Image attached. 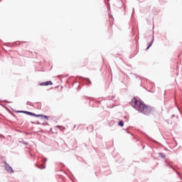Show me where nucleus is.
Returning a JSON list of instances; mask_svg holds the SVG:
<instances>
[{
    "instance_id": "39448f33",
    "label": "nucleus",
    "mask_w": 182,
    "mask_h": 182,
    "mask_svg": "<svg viewBox=\"0 0 182 182\" xmlns=\"http://www.w3.org/2000/svg\"><path fill=\"white\" fill-rule=\"evenodd\" d=\"M119 126H121V127H123V126H124V123L122 121H121L119 122Z\"/></svg>"
},
{
    "instance_id": "7ed1b4c3",
    "label": "nucleus",
    "mask_w": 182,
    "mask_h": 182,
    "mask_svg": "<svg viewBox=\"0 0 182 182\" xmlns=\"http://www.w3.org/2000/svg\"><path fill=\"white\" fill-rule=\"evenodd\" d=\"M5 169L9 173H14V169H12V167L9 166V165L6 162L4 165Z\"/></svg>"
},
{
    "instance_id": "20e7f679",
    "label": "nucleus",
    "mask_w": 182,
    "mask_h": 182,
    "mask_svg": "<svg viewBox=\"0 0 182 182\" xmlns=\"http://www.w3.org/2000/svg\"><path fill=\"white\" fill-rule=\"evenodd\" d=\"M52 85H53V83H52V81H47L40 83V86H51Z\"/></svg>"
},
{
    "instance_id": "423d86ee",
    "label": "nucleus",
    "mask_w": 182,
    "mask_h": 182,
    "mask_svg": "<svg viewBox=\"0 0 182 182\" xmlns=\"http://www.w3.org/2000/svg\"><path fill=\"white\" fill-rule=\"evenodd\" d=\"M151 45H152V43H151V44L146 48V50H149V49H150V48L151 47Z\"/></svg>"
},
{
    "instance_id": "f03ea898",
    "label": "nucleus",
    "mask_w": 182,
    "mask_h": 182,
    "mask_svg": "<svg viewBox=\"0 0 182 182\" xmlns=\"http://www.w3.org/2000/svg\"><path fill=\"white\" fill-rule=\"evenodd\" d=\"M18 113H26V114H30V116H34L35 117H41L42 119H46V120L48 119V117L46 115H41V114H36L30 112H25V111H18Z\"/></svg>"
},
{
    "instance_id": "f257e3e1",
    "label": "nucleus",
    "mask_w": 182,
    "mask_h": 182,
    "mask_svg": "<svg viewBox=\"0 0 182 182\" xmlns=\"http://www.w3.org/2000/svg\"><path fill=\"white\" fill-rule=\"evenodd\" d=\"M131 105L132 106V107L136 109V110H138V112L142 113L143 114H146V116H149V114H151V112H153V109H151V107L146 105L144 102L137 100V98L136 97H134L132 100Z\"/></svg>"
}]
</instances>
